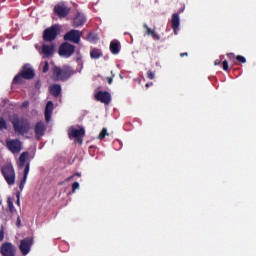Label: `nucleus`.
<instances>
[{
  "mask_svg": "<svg viewBox=\"0 0 256 256\" xmlns=\"http://www.w3.org/2000/svg\"><path fill=\"white\" fill-rule=\"evenodd\" d=\"M222 67L224 71H229V62L227 60H224L222 62Z\"/></svg>",
  "mask_w": 256,
  "mask_h": 256,
  "instance_id": "nucleus-30",
  "label": "nucleus"
},
{
  "mask_svg": "<svg viewBox=\"0 0 256 256\" xmlns=\"http://www.w3.org/2000/svg\"><path fill=\"white\" fill-rule=\"evenodd\" d=\"M75 75V70L70 65L54 66L52 69V77L55 81H69Z\"/></svg>",
  "mask_w": 256,
  "mask_h": 256,
  "instance_id": "nucleus-1",
  "label": "nucleus"
},
{
  "mask_svg": "<svg viewBox=\"0 0 256 256\" xmlns=\"http://www.w3.org/2000/svg\"><path fill=\"white\" fill-rule=\"evenodd\" d=\"M13 125V130L18 135H27L31 131V122L26 118H20L19 116H14L11 120Z\"/></svg>",
  "mask_w": 256,
  "mask_h": 256,
  "instance_id": "nucleus-2",
  "label": "nucleus"
},
{
  "mask_svg": "<svg viewBox=\"0 0 256 256\" xmlns=\"http://www.w3.org/2000/svg\"><path fill=\"white\" fill-rule=\"evenodd\" d=\"M146 75L151 80L155 79V73L151 70H148Z\"/></svg>",
  "mask_w": 256,
  "mask_h": 256,
  "instance_id": "nucleus-31",
  "label": "nucleus"
},
{
  "mask_svg": "<svg viewBox=\"0 0 256 256\" xmlns=\"http://www.w3.org/2000/svg\"><path fill=\"white\" fill-rule=\"evenodd\" d=\"M24 105H27V103H24Z\"/></svg>",
  "mask_w": 256,
  "mask_h": 256,
  "instance_id": "nucleus-43",
  "label": "nucleus"
},
{
  "mask_svg": "<svg viewBox=\"0 0 256 256\" xmlns=\"http://www.w3.org/2000/svg\"><path fill=\"white\" fill-rule=\"evenodd\" d=\"M58 54L60 57H65L66 59H69V57H73L75 54V45L64 42L59 46Z\"/></svg>",
  "mask_w": 256,
  "mask_h": 256,
  "instance_id": "nucleus-7",
  "label": "nucleus"
},
{
  "mask_svg": "<svg viewBox=\"0 0 256 256\" xmlns=\"http://www.w3.org/2000/svg\"><path fill=\"white\" fill-rule=\"evenodd\" d=\"M77 189H79V182H74L72 184V191L75 192Z\"/></svg>",
  "mask_w": 256,
  "mask_h": 256,
  "instance_id": "nucleus-33",
  "label": "nucleus"
},
{
  "mask_svg": "<svg viewBox=\"0 0 256 256\" xmlns=\"http://www.w3.org/2000/svg\"><path fill=\"white\" fill-rule=\"evenodd\" d=\"M109 49L112 55H119V53H121V42L117 39L112 40Z\"/></svg>",
  "mask_w": 256,
  "mask_h": 256,
  "instance_id": "nucleus-16",
  "label": "nucleus"
},
{
  "mask_svg": "<svg viewBox=\"0 0 256 256\" xmlns=\"http://www.w3.org/2000/svg\"><path fill=\"white\" fill-rule=\"evenodd\" d=\"M45 121L46 123H49L51 121V115H53V101H48L45 106Z\"/></svg>",
  "mask_w": 256,
  "mask_h": 256,
  "instance_id": "nucleus-19",
  "label": "nucleus"
},
{
  "mask_svg": "<svg viewBox=\"0 0 256 256\" xmlns=\"http://www.w3.org/2000/svg\"><path fill=\"white\" fill-rule=\"evenodd\" d=\"M153 86V82L146 83L145 87L146 89H149V87Z\"/></svg>",
  "mask_w": 256,
  "mask_h": 256,
  "instance_id": "nucleus-38",
  "label": "nucleus"
},
{
  "mask_svg": "<svg viewBox=\"0 0 256 256\" xmlns=\"http://www.w3.org/2000/svg\"><path fill=\"white\" fill-rule=\"evenodd\" d=\"M35 88L36 89H41V81H37L36 84H35Z\"/></svg>",
  "mask_w": 256,
  "mask_h": 256,
  "instance_id": "nucleus-36",
  "label": "nucleus"
},
{
  "mask_svg": "<svg viewBox=\"0 0 256 256\" xmlns=\"http://www.w3.org/2000/svg\"><path fill=\"white\" fill-rule=\"evenodd\" d=\"M0 253L2 256H15L17 248L15 245H12L11 242H6L1 245Z\"/></svg>",
  "mask_w": 256,
  "mask_h": 256,
  "instance_id": "nucleus-10",
  "label": "nucleus"
},
{
  "mask_svg": "<svg viewBox=\"0 0 256 256\" xmlns=\"http://www.w3.org/2000/svg\"><path fill=\"white\" fill-rule=\"evenodd\" d=\"M108 84L111 85L113 83V77H107Z\"/></svg>",
  "mask_w": 256,
  "mask_h": 256,
  "instance_id": "nucleus-37",
  "label": "nucleus"
},
{
  "mask_svg": "<svg viewBox=\"0 0 256 256\" xmlns=\"http://www.w3.org/2000/svg\"><path fill=\"white\" fill-rule=\"evenodd\" d=\"M3 239H5V232L3 229H0V242L3 241Z\"/></svg>",
  "mask_w": 256,
  "mask_h": 256,
  "instance_id": "nucleus-35",
  "label": "nucleus"
},
{
  "mask_svg": "<svg viewBox=\"0 0 256 256\" xmlns=\"http://www.w3.org/2000/svg\"><path fill=\"white\" fill-rule=\"evenodd\" d=\"M48 71H49V61H45L42 68V73H47Z\"/></svg>",
  "mask_w": 256,
  "mask_h": 256,
  "instance_id": "nucleus-29",
  "label": "nucleus"
},
{
  "mask_svg": "<svg viewBox=\"0 0 256 256\" xmlns=\"http://www.w3.org/2000/svg\"><path fill=\"white\" fill-rule=\"evenodd\" d=\"M35 78V70L31 68L29 64H25L20 72L14 77L13 84L21 85L23 83V79L31 80Z\"/></svg>",
  "mask_w": 256,
  "mask_h": 256,
  "instance_id": "nucleus-3",
  "label": "nucleus"
},
{
  "mask_svg": "<svg viewBox=\"0 0 256 256\" xmlns=\"http://www.w3.org/2000/svg\"><path fill=\"white\" fill-rule=\"evenodd\" d=\"M16 197H17V205H21V200H20V197H21V194L19 192L16 193Z\"/></svg>",
  "mask_w": 256,
  "mask_h": 256,
  "instance_id": "nucleus-34",
  "label": "nucleus"
},
{
  "mask_svg": "<svg viewBox=\"0 0 256 256\" xmlns=\"http://www.w3.org/2000/svg\"><path fill=\"white\" fill-rule=\"evenodd\" d=\"M95 99L104 105H109L111 103V93L108 91H98L95 94Z\"/></svg>",
  "mask_w": 256,
  "mask_h": 256,
  "instance_id": "nucleus-13",
  "label": "nucleus"
},
{
  "mask_svg": "<svg viewBox=\"0 0 256 256\" xmlns=\"http://www.w3.org/2000/svg\"><path fill=\"white\" fill-rule=\"evenodd\" d=\"M29 167H30V164L28 162L24 168V176L20 181V185H19L20 191H23V189L25 188V183H27V176L29 175Z\"/></svg>",
  "mask_w": 256,
  "mask_h": 256,
  "instance_id": "nucleus-21",
  "label": "nucleus"
},
{
  "mask_svg": "<svg viewBox=\"0 0 256 256\" xmlns=\"http://www.w3.org/2000/svg\"><path fill=\"white\" fill-rule=\"evenodd\" d=\"M83 37V31L72 29L64 34V41L69 43H74V45H79L81 43V38Z\"/></svg>",
  "mask_w": 256,
  "mask_h": 256,
  "instance_id": "nucleus-6",
  "label": "nucleus"
},
{
  "mask_svg": "<svg viewBox=\"0 0 256 256\" xmlns=\"http://www.w3.org/2000/svg\"><path fill=\"white\" fill-rule=\"evenodd\" d=\"M50 94L55 97V99L61 96V84H53L49 87Z\"/></svg>",
  "mask_w": 256,
  "mask_h": 256,
  "instance_id": "nucleus-20",
  "label": "nucleus"
},
{
  "mask_svg": "<svg viewBox=\"0 0 256 256\" xmlns=\"http://www.w3.org/2000/svg\"><path fill=\"white\" fill-rule=\"evenodd\" d=\"M236 61H238L239 63H247V58H245L244 56L238 55L236 56Z\"/></svg>",
  "mask_w": 256,
  "mask_h": 256,
  "instance_id": "nucleus-28",
  "label": "nucleus"
},
{
  "mask_svg": "<svg viewBox=\"0 0 256 256\" xmlns=\"http://www.w3.org/2000/svg\"><path fill=\"white\" fill-rule=\"evenodd\" d=\"M214 65H215V66L221 65V60H219V59L215 60Z\"/></svg>",
  "mask_w": 256,
  "mask_h": 256,
  "instance_id": "nucleus-39",
  "label": "nucleus"
},
{
  "mask_svg": "<svg viewBox=\"0 0 256 256\" xmlns=\"http://www.w3.org/2000/svg\"><path fill=\"white\" fill-rule=\"evenodd\" d=\"M31 245H33V238H24L20 241L19 249L23 255H29V251H31Z\"/></svg>",
  "mask_w": 256,
  "mask_h": 256,
  "instance_id": "nucleus-11",
  "label": "nucleus"
},
{
  "mask_svg": "<svg viewBox=\"0 0 256 256\" xmlns=\"http://www.w3.org/2000/svg\"><path fill=\"white\" fill-rule=\"evenodd\" d=\"M8 207L10 213H17V209H15V206L13 205V200L11 198L8 199Z\"/></svg>",
  "mask_w": 256,
  "mask_h": 256,
  "instance_id": "nucleus-26",
  "label": "nucleus"
},
{
  "mask_svg": "<svg viewBox=\"0 0 256 256\" xmlns=\"http://www.w3.org/2000/svg\"><path fill=\"white\" fill-rule=\"evenodd\" d=\"M27 159H29V152H23L18 161L19 169H23L25 167V163H27Z\"/></svg>",
  "mask_w": 256,
  "mask_h": 256,
  "instance_id": "nucleus-23",
  "label": "nucleus"
},
{
  "mask_svg": "<svg viewBox=\"0 0 256 256\" xmlns=\"http://www.w3.org/2000/svg\"><path fill=\"white\" fill-rule=\"evenodd\" d=\"M2 173L8 185H15V169L12 166H5Z\"/></svg>",
  "mask_w": 256,
  "mask_h": 256,
  "instance_id": "nucleus-9",
  "label": "nucleus"
},
{
  "mask_svg": "<svg viewBox=\"0 0 256 256\" xmlns=\"http://www.w3.org/2000/svg\"><path fill=\"white\" fill-rule=\"evenodd\" d=\"M143 28L146 29V35H151L156 41H159L161 39V36L159 34H156L155 30H151L147 24L143 25Z\"/></svg>",
  "mask_w": 256,
  "mask_h": 256,
  "instance_id": "nucleus-24",
  "label": "nucleus"
},
{
  "mask_svg": "<svg viewBox=\"0 0 256 256\" xmlns=\"http://www.w3.org/2000/svg\"><path fill=\"white\" fill-rule=\"evenodd\" d=\"M227 57L229 59V61H235V59H237V57H235V53H227Z\"/></svg>",
  "mask_w": 256,
  "mask_h": 256,
  "instance_id": "nucleus-32",
  "label": "nucleus"
},
{
  "mask_svg": "<svg viewBox=\"0 0 256 256\" xmlns=\"http://www.w3.org/2000/svg\"><path fill=\"white\" fill-rule=\"evenodd\" d=\"M103 57V51L99 48H91L90 50V58L91 59H101Z\"/></svg>",
  "mask_w": 256,
  "mask_h": 256,
  "instance_id": "nucleus-22",
  "label": "nucleus"
},
{
  "mask_svg": "<svg viewBox=\"0 0 256 256\" xmlns=\"http://www.w3.org/2000/svg\"><path fill=\"white\" fill-rule=\"evenodd\" d=\"M3 129H7V120H5L3 117H0V131H3Z\"/></svg>",
  "mask_w": 256,
  "mask_h": 256,
  "instance_id": "nucleus-27",
  "label": "nucleus"
},
{
  "mask_svg": "<svg viewBox=\"0 0 256 256\" xmlns=\"http://www.w3.org/2000/svg\"><path fill=\"white\" fill-rule=\"evenodd\" d=\"M53 13L58 19H67L71 14V7L67 6L65 2H59L54 6Z\"/></svg>",
  "mask_w": 256,
  "mask_h": 256,
  "instance_id": "nucleus-5",
  "label": "nucleus"
},
{
  "mask_svg": "<svg viewBox=\"0 0 256 256\" xmlns=\"http://www.w3.org/2000/svg\"><path fill=\"white\" fill-rule=\"evenodd\" d=\"M105 137H109V133H107V128H103V129L101 130V132H100L99 135H98V139H99L100 141H103V139H105Z\"/></svg>",
  "mask_w": 256,
  "mask_h": 256,
  "instance_id": "nucleus-25",
  "label": "nucleus"
},
{
  "mask_svg": "<svg viewBox=\"0 0 256 256\" xmlns=\"http://www.w3.org/2000/svg\"><path fill=\"white\" fill-rule=\"evenodd\" d=\"M60 31L61 28L57 24H54L51 27L46 28L43 31V41H45L46 43H52V41H55V39H57V36L59 35Z\"/></svg>",
  "mask_w": 256,
  "mask_h": 256,
  "instance_id": "nucleus-4",
  "label": "nucleus"
},
{
  "mask_svg": "<svg viewBox=\"0 0 256 256\" xmlns=\"http://www.w3.org/2000/svg\"><path fill=\"white\" fill-rule=\"evenodd\" d=\"M69 139H75V143L83 145V138L85 137V128L76 129L75 127H70L68 129Z\"/></svg>",
  "mask_w": 256,
  "mask_h": 256,
  "instance_id": "nucleus-8",
  "label": "nucleus"
},
{
  "mask_svg": "<svg viewBox=\"0 0 256 256\" xmlns=\"http://www.w3.org/2000/svg\"><path fill=\"white\" fill-rule=\"evenodd\" d=\"M187 55H188L187 52L180 54V56H182V57H187Z\"/></svg>",
  "mask_w": 256,
  "mask_h": 256,
  "instance_id": "nucleus-41",
  "label": "nucleus"
},
{
  "mask_svg": "<svg viewBox=\"0 0 256 256\" xmlns=\"http://www.w3.org/2000/svg\"><path fill=\"white\" fill-rule=\"evenodd\" d=\"M41 53L44 55V57H51L55 53V45H42Z\"/></svg>",
  "mask_w": 256,
  "mask_h": 256,
  "instance_id": "nucleus-17",
  "label": "nucleus"
},
{
  "mask_svg": "<svg viewBox=\"0 0 256 256\" xmlns=\"http://www.w3.org/2000/svg\"><path fill=\"white\" fill-rule=\"evenodd\" d=\"M76 177H81V174H79V173H76V174H74ZM74 175L73 176H71L69 179H73L74 178Z\"/></svg>",
  "mask_w": 256,
  "mask_h": 256,
  "instance_id": "nucleus-40",
  "label": "nucleus"
},
{
  "mask_svg": "<svg viewBox=\"0 0 256 256\" xmlns=\"http://www.w3.org/2000/svg\"><path fill=\"white\" fill-rule=\"evenodd\" d=\"M179 25H181V20L179 19V13H175L172 15V20H171V27L177 35V31H179Z\"/></svg>",
  "mask_w": 256,
  "mask_h": 256,
  "instance_id": "nucleus-18",
  "label": "nucleus"
},
{
  "mask_svg": "<svg viewBox=\"0 0 256 256\" xmlns=\"http://www.w3.org/2000/svg\"><path fill=\"white\" fill-rule=\"evenodd\" d=\"M85 23H87V18H85L84 14H81V12H78L72 21V27H75V28L83 27Z\"/></svg>",
  "mask_w": 256,
  "mask_h": 256,
  "instance_id": "nucleus-14",
  "label": "nucleus"
},
{
  "mask_svg": "<svg viewBox=\"0 0 256 256\" xmlns=\"http://www.w3.org/2000/svg\"><path fill=\"white\" fill-rule=\"evenodd\" d=\"M0 205H1V201H0Z\"/></svg>",
  "mask_w": 256,
  "mask_h": 256,
  "instance_id": "nucleus-44",
  "label": "nucleus"
},
{
  "mask_svg": "<svg viewBox=\"0 0 256 256\" xmlns=\"http://www.w3.org/2000/svg\"><path fill=\"white\" fill-rule=\"evenodd\" d=\"M76 61H77V63H79V62L81 61V57H78V58L76 59Z\"/></svg>",
  "mask_w": 256,
  "mask_h": 256,
  "instance_id": "nucleus-42",
  "label": "nucleus"
},
{
  "mask_svg": "<svg viewBox=\"0 0 256 256\" xmlns=\"http://www.w3.org/2000/svg\"><path fill=\"white\" fill-rule=\"evenodd\" d=\"M46 129L47 127L45 126L44 122H38L34 128L36 139H40L41 137H43V135H45Z\"/></svg>",
  "mask_w": 256,
  "mask_h": 256,
  "instance_id": "nucleus-15",
  "label": "nucleus"
},
{
  "mask_svg": "<svg viewBox=\"0 0 256 256\" xmlns=\"http://www.w3.org/2000/svg\"><path fill=\"white\" fill-rule=\"evenodd\" d=\"M6 147L9 149V151H11V153H14V154L21 153L22 145L19 139L7 140Z\"/></svg>",
  "mask_w": 256,
  "mask_h": 256,
  "instance_id": "nucleus-12",
  "label": "nucleus"
}]
</instances>
